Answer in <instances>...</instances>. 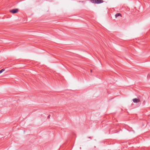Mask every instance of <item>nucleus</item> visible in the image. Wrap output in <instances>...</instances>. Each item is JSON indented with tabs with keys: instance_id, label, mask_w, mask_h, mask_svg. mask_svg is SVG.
Returning <instances> with one entry per match:
<instances>
[{
	"instance_id": "3",
	"label": "nucleus",
	"mask_w": 150,
	"mask_h": 150,
	"mask_svg": "<svg viewBox=\"0 0 150 150\" xmlns=\"http://www.w3.org/2000/svg\"><path fill=\"white\" fill-rule=\"evenodd\" d=\"M133 102L134 103H138L140 102V100L139 98H135L133 99Z\"/></svg>"
},
{
	"instance_id": "7",
	"label": "nucleus",
	"mask_w": 150,
	"mask_h": 150,
	"mask_svg": "<svg viewBox=\"0 0 150 150\" xmlns=\"http://www.w3.org/2000/svg\"><path fill=\"white\" fill-rule=\"evenodd\" d=\"M91 73L92 72V70H91Z\"/></svg>"
},
{
	"instance_id": "5",
	"label": "nucleus",
	"mask_w": 150,
	"mask_h": 150,
	"mask_svg": "<svg viewBox=\"0 0 150 150\" xmlns=\"http://www.w3.org/2000/svg\"><path fill=\"white\" fill-rule=\"evenodd\" d=\"M4 69H3L1 70H0V74L3 71H4L5 70Z\"/></svg>"
},
{
	"instance_id": "6",
	"label": "nucleus",
	"mask_w": 150,
	"mask_h": 150,
	"mask_svg": "<svg viewBox=\"0 0 150 150\" xmlns=\"http://www.w3.org/2000/svg\"><path fill=\"white\" fill-rule=\"evenodd\" d=\"M50 115H49L48 116V118H50Z\"/></svg>"
},
{
	"instance_id": "2",
	"label": "nucleus",
	"mask_w": 150,
	"mask_h": 150,
	"mask_svg": "<svg viewBox=\"0 0 150 150\" xmlns=\"http://www.w3.org/2000/svg\"><path fill=\"white\" fill-rule=\"evenodd\" d=\"M18 11V9H14L10 11V12L13 13H15Z\"/></svg>"
},
{
	"instance_id": "8",
	"label": "nucleus",
	"mask_w": 150,
	"mask_h": 150,
	"mask_svg": "<svg viewBox=\"0 0 150 150\" xmlns=\"http://www.w3.org/2000/svg\"><path fill=\"white\" fill-rule=\"evenodd\" d=\"M88 138H91V137H88Z\"/></svg>"
},
{
	"instance_id": "1",
	"label": "nucleus",
	"mask_w": 150,
	"mask_h": 150,
	"mask_svg": "<svg viewBox=\"0 0 150 150\" xmlns=\"http://www.w3.org/2000/svg\"><path fill=\"white\" fill-rule=\"evenodd\" d=\"M91 1L93 3L95 4H100L104 2L103 0H91Z\"/></svg>"
},
{
	"instance_id": "4",
	"label": "nucleus",
	"mask_w": 150,
	"mask_h": 150,
	"mask_svg": "<svg viewBox=\"0 0 150 150\" xmlns=\"http://www.w3.org/2000/svg\"><path fill=\"white\" fill-rule=\"evenodd\" d=\"M120 16L121 17H122V15L120 13H117L115 15V18H117V17Z\"/></svg>"
}]
</instances>
